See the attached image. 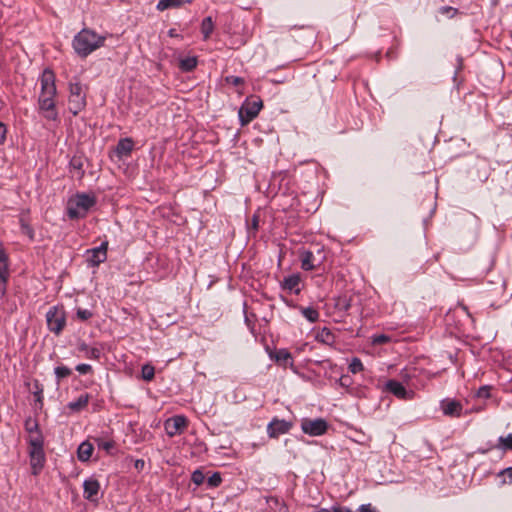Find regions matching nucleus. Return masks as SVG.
<instances>
[{"mask_svg": "<svg viewBox=\"0 0 512 512\" xmlns=\"http://www.w3.org/2000/svg\"><path fill=\"white\" fill-rule=\"evenodd\" d=\"M214 30V22L210 16L204 18L201 23V33L204 40H207Z\"/></svg>", "mask_w": 512, "mask_h": 512, "instance_id": "b1692460", "label": "nucleus"}, {"mask_svg": "<svg viewBox=\"0 0 512 512\" xmlns=\"http://www.w3.org/2000/svg\"><path fill=\"white\" fill-rule=\"evenodd\" d=\"M93 451H94V447H93L92 443H90L89 441L82 442L79 445L78 450H77L78 459L82 462H86V461L90 460V458L92 457Z\"/></svg>", "mask_w": 512, "mask_h": 512, "instance_id": "6ab92c4d", "label": "nucleus"}, {"mask_svg": "<svg viewBox=\"0 0 512 512\" xmlns=\"http://www.w3.org/2000/svg\"><path fill=\"white\" fill-rule=\"evenodd\" d=\"M349 370L353 373V374H356L360 371L363 370V364L361 362L360 359L358 358H353L349 364Z\"/></svg>", "mask_w": 512, "mask_h": 512, "instance_id": "72a5a7b5", "label": "nucleus"}, {"mask_svg": "<svg viewBox=\"0 0 512 512\" xmlns=\"http://www.w3.org/2000/svg\"><path fill=\"white\" fill-rule=\"evenodd\" d=\"M197 65V60L194 57H187L185 59H182L180 62V67L184 71H191L193 70Z\"/></svg>", "mask_w": 512, "mask_h": 512, "instance_id": "cd10ccee", "label": "nucleus"}, {"mask_svg": "<svg viewBox=\"0 0 512 512\" xmlns=\"http://www.w3.org/2000/svg\"><path fill=\"white\" fill-rule=\"evenodd\" d=\"M105 40L106 36L99 35L92 29L84 28L74 36L72 47L79 57L86 58L97 49L103 47Z\"/></svg>", "mask_w": 512, "mask_h": 512, "instance_id": "f03ea898", "label": "nucleus"}, {"mask_svg": "<svg viewBox=\"0 0 512 512\" xmlns=\"http://www.w3.org/2000/svg\"><path fill=\"white\" fill-rule=\"evenodd\" d=\"M275 360L283 366H293L292 355L285 349L276 352Z\"/></svg>", "mask_w": 512, "mask_h": 512, "instance_id": "5701e85b", "label": "nucleus"}, {"mask_svg": "<svg viewBox=\"0 0 512 512\" xmlns=\"http://www.w3.org/2000/svg\"><path fill=\"white\" fill-rule=\"evenodd\" d=\"M278 512H289V509H288L287 505L283 503V504H282V505H280V507L278 508Z\"/></svg>", "mask_w": 512, "mask_h": 512, "instance_id": "864d4df0", "label": "nucleus"}, {"mask_svg": "<svg viewBox=\"0 0 512 512\" xmlns=\"http://www.w3.org/2000/svg\"><path fill=\"white\" fill-rule=\"evenodd\" d=\"M183 3V0H160L157 4L159 11H164L171 7H179Z\"/></svg>", "mask_w": 512, "mask_h": 512, "instance_id": "bb28decb", "label": "nucleus"}, {"mask_svg": "<svg viewBox=\"0 0 512 512\" xmlns=\"http://www.w3.org/2000/svg\"><path fill=\"white\" fill-rule=\"evenodd\" d=\"M92 312L88 309H82V308H78L77 309V317L82 320V321H86L88 319H90L92 317Z\"/></svg>", "mask_w": 512, "mask_h": 512, "instance_id": "58836bf2", "label": "nucleus"}, {"mask_svg": "<svg viewBox=\"0 0 512 512\" xmlns=\"http://www.w3.org/2000/svg\"><path fill=\"white\" fill-rule=\"evenodd\" d=\"M359 512H378L371 504H363L358 508Z\"/></svg>", "mask_w": 512, "mask_h": 512, "instance_id": "a18cd8bd", "label": "nucleus"}, {"mask_svg": "<svg viewBox=\"0 0 512 512\" xmlns=\"http://www.w3.org/2000/svg\"><path fill=\"white\" fill-rule=\"evenodd\" d=\"M222 482V478H221V475L220 473L218 472H215L213 473L207 480V484L208 486L210 487H218Z\"/></svg>", "mask_w": 512, "mask_h": 512, "instance_id": "c9c22d12", "label": "nucleus"}, {"mask_svg": "<svg viewBox=\"0 0 512 512\" xmlns=\"http://www.w3.org/2000/svg\"><path fill=\"white\" fill-rule=\"evenodd\" d=\"M29 450H41L43 449V436L40 431L29 434L28 436Z\"/></svg>", "mask_w": 512, "mask_h": 512, "instance_id": "4be33fe9", "label": "nucleus"}, {"mask_svg": "<svg viewBox=\"0 0 512 512\" xmlns=\"http://www.w3.org/2000/svg\"><path fill=\"white\" fill-rule=\"evenodd\" d=\"M22 229L25 233L29 234L30 237H32V229L28 225L22 223Z\"/></svg>", "mask_w": 512, "mask_h": 512, "instance_id": "603ef678", "label": "nucleus"}, {"mask_svg": "<svg viewBox=\"0 0 512 512\" xmlns=\"http://www.w3.org/2000/svg\"><path fill=\"white\" fill-rule=\"evenodd\" d=\"M76 371H78L80 374H87L89 372L92 371V367L91 365L89 364H85V363H82V364H78L76 366Z\"/></svg>", "mask_w": 512, "mask_h": 512, "instance_id": "c03bdc74", "label": "nucleus"}, {"mask_svg": "<svg viewBox=\"0 0 512 512\" xmlns=\"http://www.w3.org/2000/svg\"><path fill=\"white\" fill-rule=\"evenodd\" d=\"M440 408L445 416L460 417L463 412V406L460 401L446 398L440 402Z\"/></svg>", "mask_w": 512, "mask_h": 512, "instance_id": "f8f14e48", "label": "nucleus"}, {"mask_svg": "<svg viewBox=\"0 0 512 512\" xmlns=\"http://www.w3.org/2000/svg\"><path fill=\"white\" fill-rule=\"evenodd\" d=\"M320 264V261L316 263V258L311 251H304L301 254V267L306 271H310L316 268Z\"/></svg>", "mask_w": 512, "mask_h": 512, "instance_id": "a211bd4d", "label": "nucleus"}, {"mask_svg": "<svg viewBox=\"0 0 512 512\" xmlns=\"http://www.w3.org/2000/svg\"><path fill=\"white\" fill-rule=\"evenodd\" d=\"M78 350L83 352L89 359L98 360L101 356L102 349L99 347H90L85 342H81L78 345Z\"/></svg>", "mask_w": 512, "mask_h": 512, "instance_id": "aec40b11", "label": "nucleus"}, {"mask_svg": "<svg viewBox=\"0 0 512 512\" xmlns=\"http://www.w3.org/2000/svg\"><path fill=\"white\" fill-rule=\"evenodd\" d=\"M168 35H169L170 37H177V36H178V34H177V32H176V30H175V29H170V30L168 31Z\"/></svg>", "mask_w": 512, "mask_h": 512, "instance_id": "6e6d98bb", "label": "nucleus"}, {"mask_svg": "<svg viewBox=\"0 0 512 512\" xmlns=\"http://www.w3.org/2000/svg\"><path fill=\"white\" fill-rule=\"evenodd\" d=\"M500 485L512 484V467L505 468L497 473Z\"/></svg>", "mask_w": 512, "mask_h": 512, "instance_id": "a878e982", "label": "nucleus"}, {"mask_svg": "<svg viewBox=\"0 0 512 512\" xmlns=\"http://www.w3.org/2000/svg\"><path fill=\"white\" fill-rule=\"evenodd\" d=\"M339 383L341 386L343 387H348L349 384H350V378L348 376H342L340 379H339Z\"/></svg>", "mask_w": 512, "mask_h": 512, "instance_id": "09e8293b", "label": "nucleus"}, {"mask_svg": "<svg viewBox=\"0 0 512 512\" xmlns=\"http://www.w3.org/2000/svg\"><path fill=\"white\" fill-rule=\"evenodd\" d=\"M86 106V94L80 83L70 84L69 111L77 115Z\"/></svg>", "mask_w": 512, "mask_h": 512, "instance_id": "39448f33", "label": "nucleus"}, {"mask_svg": "<svg viewBox=\"0 0 512 512\" xmlns=\"http://www.w3.org/2000/svg\"><path fill=\"white\" fill-rule=\"evenodd\" d=\"M7 129L6 126L0 122V144H3L6 140Z\"/></svg>", "mask_w": 512, "mask_h": 512, "instance_id": "49530a36", "label": "nucleus"}, {"mask_svg": "<svg viewBox=\"0 0 512 512\" xmlns=\"http://www.w3.org/2000/svg\"><path fill=\"white\" fill-rule=\"evenodd\" d=\"M72 165H73L75 168H77V169H80V168H81V166H82V165H81V163H80V162H78V163H77V162H76V160H73V161H72Z\"/></svg>", "mask_w": 512, "mask_h": 512, "instance_id": "4d7b16f0", "label": "nucleus"}, {"mask_svg": "<svg viewBox=\"0 0 512 512\" xmlns=\"http://www.w3.org/2000/svg\"><path fill=\"white\" fill-rule=\"evenodd\" d=\"M134 148V142L131 138H123L120 139L116 148L115 153L118 158L128 157L130 156L132 150Z\"/></svg>", "mask_w": 512, "mask_h": 512, "instance_id": "dca6fc26", "label": "nucleus"}, {"mask_svg": "<svg viewBox=\"0 0 512 512\" xmlns=\"http://www.w3.org/2000/svg\"><path fill=\"white\" fill-rule=\"evenodd\" d=\"M301 430L309 436H321L327 432L328 423L323 418H304L301 421Z\"/></svg>", "mask_w": 512, "mask_h": 512, "instance_id": "0eeeda50", "label": "nucleus"}, {"mask_svg": "<svg viewBox=\"0 0 512 512\" xmlns=\"http://www.w3.org/2000/svg\"><path fill=\"white\" fill-rule=\"evenodd\" d=\"M386 388L389 392L394 394L396 397L400 399H408L410 397L406 388L402 385V383L396 380H389L386 383Z\"/></svg>", "mask_w": 512, "mask_h": 512, "instance_id": "f3484780", "label": "nucleus"}, {"mask_svg": "<svg viewBox=\"0 0 512 512\" xmlns=\"http://www.w3.org/2000/svg\"><path fill=\"white\" fill-rule=\"evenodd\" d=\"M95 203L96 199L94 196L78 193L68 199L67 215L70 219L84 218Z\"/></svg>", "mask_w": 512, "mask_h": 512, "instance_id": "7ed1b4c3", "label": "nucleus"}, {"mask_svg": "<svg viewBox=\"0 0 512 512\" xmlns=\"http://www.w3.org/2000/svg\"><path fill=\"white\" fill-rule=\"evenodd\" d=\"M145 466V461L142 460V459H137L134 463V467L135 469H137L138 471L142 470Z\"/></svg>", "mask_w": 512, "mask_h": 512, "instance_id": "8fccbe9b", "label": "nucleus"}, {"mask_svg": "<svg viewBox=\"0 0 512 512\" xmlns=\"http://www.w3.org/2000/svg\"><path fill=\"white\" fill-rule=\"evenodd\" d=\"M490 390H491V386H488V385L481 386L477 391V396L479 398H485V399L490 398V396H491Z\"/></svg>", "mask_w": 512, "mask_h": 512, "instance_id": "ea45409f", "label": "nucleus"}, {"mask_svg": "<svg viewBox=\"0 0 512 512\" xmlns=\"http://www.w3.org/2000/svg\"><path fill=\"white\" fill-rule=\"evenodd\" d=\"M225 80L227 83L232 84L234 86H238V85H241L244 83L243 78L238 77V76H228V77H226Z\"/></svg>", "mask_w": 512, "mask_h": 512, "instance_id": "37998d69", "label": "nucleus"}, {"mask_svg": "<svg viewBox=\"0 0 512 512\" xmlns=\"http://www.w3.org/2000/svg\"><path fill=\"white\" fill-rule=\"evenodd\" d=\"M187 426L188 420L183 415H176L165 421V430L170 437L183 433Z\"/></svg>", "mask_w": 512, "mask_h": 512, "instance_id": "1a4fd4ad", "label": "nucleus"}, {"mask_svg": "<svg viewBox=\"0 0 512 512\" xmlns=\"http://www.w3.org/2000/svg\"><path fill=\"white\" fill-rule=\"evenodd\" d=\"M204 480H205V475H204V473L201 470H195L192 473L191 481L195 485L199 486V485L203 484Z\"/></svg>", "mask_w": 512, "mask_h": 512, "instance_id": "f704fd0d", "label": "nucleus"}, {"mask_svg": "<svg viewBox=\"0 0 512 512\" xmlns=\"http://www.w3.org/2000/svg\"><path fill=\"white\" fill-rule=\"evenodd\" d=\"M331 511L332 512H352L351 509H349L347 507H339V506L332 507Z\"/></svg>", "mask_w": 512, "mask_h": 512, "instance_id": "3c124183", "label": "nucleus"}, {"mask_svg": "<svg viewBox=\"0 0 512 512\" xmlns=\"http://www.w3.org/2000/svg\"><path fill=\"white\" fill-rule=\"evenodd\" d=\"M292 423L274 418L267 426V433L271 438H277L279 435L289 432Z\"/></svg>", "mask_w": 512, "mask_h": 512, "instance_id": "ddd939ff", "label": "nucleus"}, {"mask_svg": "<svg viewBox=\"0 0 512 512\" xmlns=\"http://www.w3.org/2000/svg\"><path fill=\"white\" fill-rule=\"evenodd\" d=\"M54 373H55L56 378H57V380L59 382L61 379L66 378V377L71 375V369H69L66 366H57L54 369Z\"/></svg>", "mask_w": 512, "mask_h": 512, "instance_id": "2f4dec72", "label": "nucleus"}, {"mask_svg": "<svg viewBox=\"0 0 512 512\" xmlns=\"http://www.w3.org/2000/svg\"><path fill=\"white\" fill-rule=\"evenodd\" d=\"M35 391L33 392L35 396L36 402H38L40 405H42V399H43V388L39 384L38 381H35L34 383Z\"/></svg>", "mask_w": 512, "mask_h": 512, "instance_id": "e433bc0d", "label": "nucleus"}, {"mask_svg": "<svg viewBox=\"0 0 512 512\" xmlns=\"http://www.w3.org/2000/svg\"><path fill=\"white\" fill-rule=\"evenodd\" d=\"M24 427H25V430L29 433V434H32V433H36V431H40L39 430V425H38V422L33 419L32 417H28L25 422H24Z\"/></svg>", "mask_w": 512, "mask_h": 512, "instance_id": "c85d7f7f", "label": "nucleus"}, {"mask_svg": "<svg viewBox=\"0 0 512 512\" xmlns=\"http://www.w3.org/2000/svg\"><path fill=\"white\" fill-rule=\"evenodd\" d=\"M498 441V448L502 450H512V433L505 437L501 436Z\"/></svg>", "mask_w": 512, "mask_h": 512, "instance_id": "c756f323", "label": "nucleus"}, {"mask_svg": "<svg viewBox=\"0 0 512 512\" xmlns=\"http://www.w3.org/2000/svg\"><path fill=\"white\" fill-rule=\"evenodd\" d=\"M439 12L451 18L457 13V9L450 6H444L439 9Z\"/></svg>", "mask_w": 512, "mask_h": 512, "instance_id": "a19ab883", "label": "nucleus"}, {"mask_svg": "<svg viewBox=\"0 0 512 512\" xmlns=\"http://www.w3.org/2000/svg\"><path fill=\"white\" fill-rule=\"evenodd\" d=\"M389 341L390 337L385 334H380L373 337V343L377 345L385 344Z\"/></svg>", "mask_w": 512, "mask_h": 512, "instance_id": "79ce46f5", "label": "nucleus"}, {"mask_svg": "<svg viewBox=\"0 0 512 512\" xmlns=\"http://www.w3.org/2000/svg\"><path fill=\"white\" fill-rule=\"evenodd\" d=\"M266 502L271 510H275L276 508H279L280 505L283 504V502H280V500L277 497H267Z\"/></svg>", "mask_w": 512, "mask_h": 512, "instance_id": "4c0bfd02", "label": "nucleus"}, {"mask_svg": "<svg viewBox=\"0 0 512 512\" xmlns=\"http://www.w3.org/2000/svg\"><path fill=\"white\" fill-rule=\"evenodd\" d=\"M89 399V394H82L75 401L69 402L68 408L73 412H79L88 405Z\"/></svg>", "mask_w": 512, "mask_h": 512, "instance_id": "412c9836", "label": "nucleus"}, {"mask_svg": "<svg viewBox=\"0 0 512 512\" xmlns=\"http://www.w3.org/2000/svg\"><path fill=\"white\" fill-rule=\"evenodd\" d=\"M263 107V102L259 98L246 99L239 109L238 116L242 126L247 125L255 119Z\"/></svg>", "mask_w": 512, "mask_h": 512, "instance_id": "20e7f679", "label": "nucleus"}, {"mask_svg": "<svg viewBox=\"0 0 512 512\" xmlns=\"http://www.w3.org/2000/svg\"><path fill=\"white\" fill-rule=\"evenodd\" d=\"M350 306V300L347 297H338L335 300V307L341 311H347Z\"/></svg>", "mask_w": 512, "mask_h": 512, "instance_id": "473e14b6", "label": "nucleus"}, {"mask_svg": "<svg viewBox=\"0 0 512 512\" xmlns=\"http://www.w3.org/2000/svg\"><path fill=\"white\" fill-rule=\"evenodd\" d=\"M324 334H325V335H327V338H330V337L332 336V335H331V333H330V331H328V330H326V329H323V331H322V336H323Z\"/></svg>", "mask_w": 512, "mask_h": 512, "instance_id": "13d9d810", "label": "nucleus"}, {"mask_svg": "<svg viewBox=\"0 0 512 512\" xmlns=\"http://www.w3.org/2000/svg\"><path fill=\"white\" fill-rule=\"evenodd\" d=\"M252 226L254 229L258 228V218L256 216H254L252 219Z\"/></svg>", "mask_w": 512, "mask_h": 512, "instance_id": "5fc2aeb1", "label": "nucleus"}, {"mask_svg": "<svg viewBox=\"0 0 512 512\" xmlns=\"http://www.w3.org/2000/svg\"><path fill=\"white\" fill-rule=\"evenodd\" d=\"M40 83L41 93L38 100L39 110L44 118L55 121L58 118V113L54 102V96L56 95L54 73L49 69H45L40 78Z\"/></svg>", "mask_w": 512, "mask_h": 512, "instance_id": "f257e3e1", "label": "nucleus"}, {"mask_svg": "<svg viewBox=\"0 0 512 512\" xmlns=\"http://www.w3.org/2000/svg\"><path fill=\"white\" fill-rule=\"evenodd\" d=\"M300 311L302 315L311 323H314L319 319V312L313 307H301Z\"/></svg>", "mask_w": 512, "mask_h": 512, "instance_id": "393cba45", "label": "nucleus"}, {"mask_svg": "<svg viewBox=\"0 0 512 512\" xmlns=\"http://www.w3.org/2000/svg\"><path fill=\"white\" fill-rule=\"evenodd\" d=\"M142 378L146 381H151L155 375V369L153 366L146 364L142 366Z\"/></svg>", "mask_w": 512, "mask_h": 512, "instance_id": "7c9ffc66", "label": "nucleus"}, {"mask_svg": "<svg viewBox=\"0 0 512 512\" xmlns=\"http://www.w3.org/2000/svg\"><path fill=\"white\" fill-rule=\"evenodd\" d=\"M108 242H103L99 247L88 249L86 251L87 262L91 266H98L107 259Z\"/></svg>", "mask_w": 512, "mask_h": 512, "instance_id": "9d476101", "label": "nucleus"}, {"mask_svg": "<svg viewBox=\"0 0 512 512\" xmlns=\"http://www.w3.org/2000/svg\"><path fill=\"white\" fill-rule=\"evenodd\" d=\"M300 282L301 277L299 274H292L287 277H285L281 283V287L284 290H287L289 292H293L295 294L300 293Z\"/></svg>", "mask_w": 512, "mask_h": 512, "instance_id": "2eb2a0df", "label": "nucleus"}, {"mask_svg": "<svg viewBox=\"0 0 512 512\" xmlns=\"http://www.w3.org/2000/svg\"><path fill=\"white\" fill-rule=\"evenodd\" d=\"M9 276V258L5 249L0 243V298L4 297L6 294V286Z\"/></svg>", "mask_w": 512, "mask_h": 512, "instance_id": "6e6552de", "label": "nucleus"}, {"mask_svg": "<svg viewBox=\"0 0 512 512\" xmlns=\"http://www.w3.org/2000/svg\"><path fill=\"white\" fill-rule=\"evenodd\" d=\"M314 512H332L330 509H327V508H322V509H319L317 511H314Z\"/></svg>", "mask_w": 512, "mask_h": 512, "instance_id": "bf43d9fd", "label": "nucleus"}, {"mask_svg": "<svg viewBox=\"0 0 512 512\" xmlns=\"http://www.w3.org/2000/svg\"><path fill=\"white\" fill-rule=\"evenodd\" d=\"M46 321L51 332L60 334L66 323L64 310L57 306L51 307L46 313Z\"/></svg>", "mask_w": 512, "mask_h": 512, "instance_id": "423d86ee", "label": "nucleus"}, {"mask_svg": "<svg viewBox=\"0 0 512 512\" xmlns=\"http://www.w3.org/2000/svg\"><path fill=\"white\" fill-rule=\"evenodd\" d=\"M30 465L33 475H38L45 463L44 450H29Z\"/></svg>", "mask_w": 512, "mask_h": 512, "instance_id": "4468645a", "label": "nucleus"}, {"mask_svg": "<svg viewBox=\"0 0 512 512\" xmlns=\"http://www.w3.org/2000/svg\"><path fill=\"white\" fill-rule=\"evenodd\" d=\"M98 446L100 449L109 451L113 447V443L109 441H100L98 443Z\"/></svg>", "mask_w": 512, "mask_h": 512, "instance_id": "de8ad7c7", "label": "nucleus"}, {"mask_svg": "<svg viewBox=\"0 0 512 512\" xmlns=\"http://www.w3.org/2000/svg\"><path fill=\"white\" fill-rule=\"evenodd\" d=\"M100 483L97 479L90 477L83 482V497L90 501L97 503L99 500Z\"/></svg>", "mask_w": 512, "mask_h": 512, "instance_id": "9b49d317", "label": "nucleus"}]
</instances>
